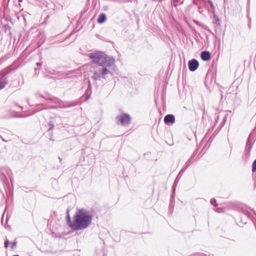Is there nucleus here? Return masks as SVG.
<instances>
[{
    "label": "nucleus",
    "instance_id": "f257e3e1",
    "mask_svg": "<svg viewBox=\"0 0 256 256\" xmlns=\"http://www.w3.org/2000/svg\"><path fill=\"white\" fill-rule=\"evenodd\" d=\"M92 216L90 212L84 208L77 210L74 217L70 228L74 230H80L87 228L92 222Z\"/></svg>",
    "mask_w": 256,
    "mask_h": 256
},
{
    "label": "nucleus",
    "instance_id": "f03ea898",
    "mask_svg": "<svg viewBox=\"0 0 256 256\" xmlns=\"http://www.w3.org/2000/svg\"><path fill=\"white\" fill-rule=\"evenodd\" d=\"M90 57L94 62L100 66L110 67L114 63V59L112 57L108 56L103 52L91 54Z\"/></svg>",
    "mask_w": 256,
    "mask_h": 256
},
{
    "label": "nucleus",
    "instance_id": "7ed1b4c3",
    "mask_svg": "<svg viewBox=\"0 0 256 256\" xmlns=\"http://www.w3.org/2000/svg\"><path fill=\"white\" fill-rule=\"evenodd\" d=\"M116 119L119 121L122 126L128 125L131 121V118L129 114H123L116 116Z\"/></svg>",
    "mask_w": 256,
    "mask_h": 256
},
{
    "label": "nucleus",
    "instance_id": "20e7f679",
    "mask_svg": "<svg viewBox=\"0 0 256 256\" xmlns=\"http://www.w3.org/2000/svg\"><path fill=\"white\" fill-rule=\"evenodd\" d=\"M52 100L54 102L60 104V106L58 107L60 108H67L74 106L78 104V102H72L68 104H64L63 102L58 98H54Z\"/></svg>",
    "mask_w": 256,
    "mask_h": 256
},
{
    "label": "nucleus",
    "instance_id": "39448f33",
    "mask_svg": "<svg viewBox=\"0 0 256 256\" xmlns=\"http://www.w3.org/2000/svg\"><path fill=\"white\" fill-rule=\"evenodd\" d=\"M198 62L196 59H192L188 62V68L191 72L195 71L198 68Z\"/></svg>",
    "mask_w": 256,
    "mask_h": 256
},
{
    "label": "nucleus",
    "instance_id": "423d86ee",
    "mask_svg": "<svg viewBox=\"0 0 256 256\" xmlns=\"http://www.w3.org/2000/svg\"><path fill=\"white\" fill-rule=\"evenodd\" d=\"M8 74V72H4L2 73V76L0 78V90L4 88L7 84L6 76Z\"/></svg>",
    "mask_w": 256,
    "mask_h": 256
},
{
    "label": "nucleus",
    "instance_id": "0eeeda50",
    "mask_svg": "<svg viewBox=\"0 0 256 256\" xmlns=\"http://www.w3.org/2000/svg\"><path fill=\"white\" fill-rule=\"evenodd\" d=\"M164 122L166 124H174L175 122V118L172 114H168L164 118Z\"/></svg>",
    "mask_w": 256,
    "mask_h": 256
},
{
    "label": "nucleus",
    "instance_id": "6e6552de",
    "mask_svg": "<svg viewBox=\"0 0 256 256\" xmlns=\"http://www.w3.org/2000/svg\"><path fill=\"white\" fill-rule=\"evenodd\" d=\"M200 57L204 61H207L210 58V54L208 51H204L201 52Z\"/></svg>",
    "mask_w": 256,
    "mask_h": 256
},
{
    "label": "nucleus",
    "instance_id": "1a4fd4ad",
    "mask_svg": "<svg viewBox=\"0 0 256 256\" xmlns=\"http://www.w3.org/2000/svg\"><path fill=\"white\" fill-rule=\"evenodd\" d=\"M106 20V15L104 14H101L97 20V22L98 24H102Z\"/></svg>",
    "mask_w": 256,
    "mask_h": 256
},
{
    "label": "nucleus",
    "instance_id": "9d476101",
    "mask_svg": "<svg viewBox=\"0 0 256 256\" xmlns=\"http://www.w3.org/2000/svg\"><path fill=\"white\" fill-rule=\"evenodd\" d=\"M100 72L103 78H105V75L110 72L106 68H104L102 70H100Z\"/></svg>",
    "mask_w": 256,
    "mask_h": 256
},
{
    "label": "nucleus",
    "instance_id": "9b49d317",
    "mask_svg": "<svg viewBox=\"0 0 256 256\" xmlns=\"http://www.w3.org/2000/svg\"><path fill=\"white\" fill-rule=\"evenodd\" d=\"M214 16V23L216 24H220V19L218 18L214 14H213Z\"/></svg>",
    "mask_w": 256,
    "mask_h": 256
},
{
    "label": "nucleus",
    "instance_id": "f8f14e48",
    "mask_svg": "<svg viewBox=\"0 0 256 256\" xmlns=\"http://www.w3.org/2000/svg\"><path fill=\"white\" fill-rule=\"evenodd\" d=\"M66 217H67V221H68V224L70 227L71 224L72 223V220H71L70 217V214H69L68 212V214H67Z\"/></svg>",
    "mask_w": 256,
    "mask_h": 256
},
{
    "label": "nucleus",
    "instance_id": "ddd939ff",
    "mask_svg": "<svg viewBox=\"0 0 256 256\" xmlns=\"http://www.w3.org/2000/svg\"><path fill=\"white\" fill-rule=\"evenodd\" d=\"M94 80L99 78H100V74L97 71H95L94 73Z\"/></svg>",
    "mask_w": 256,
    "mask_h": 256
},
{
    "label": "nucleus",
    "instance_id": "4468645a",
    "mask_svg": "<svg viewBox=\"0 0 256 256\" xmlns=\"http://www.w3.org/2000/svg\"><path fill=\"white\" fill-rule=\"evenodd\" d=\"M208 2L211 8H212V10H213V13H214V11H215V7H214L212 2L210 0H208Z\"/></svg>",
    "mask_w": 256,
    "mask_h": 256
},
{
    "label": "nucleus",
    "instance_id": "2eb2a0df",
    "mask_svg": "<svg viewBox=\"0 0 256 256\" xmlns=\"http://www.w3.org/2000/svg\"><path fill=\"white\" fill-rule=\"evenodd\" d=\"M17 241L15 240L13 242L11 243V248L14 249L16 246Z\"/></svg>",
    "mask_w": 256,
    "mask_h": 256
},
{
    "label": "nucleus",
    "instance_id": "dca6fc26",
    "mask_svg": "<svg viewBox=\"0 0 256 256\" xmlns=\"http://www.w3.org/2000/svg\"><path fill=\"white\" fill-rule=\"evenodd\" d=\"M252 170L253 172L256 171V160L252 164Z\"/></svg>",
    "mask_w": 256,
    "mask_h": 256
},
{
    "label": "nucleus",
    "instance_id": "f3484780",
    "mask_svg": "<svg viewBox=\"0 0 256 256\" xmlns=\"http://www.w3.org/2000/svg\"><path fill=\"white\" fill-rule=\"evenodd\" d=\"M174 2L176 4L175 5L181 4L182 2V0H174Z\"/></svg>",
    "mask_w": 256,
    "mask_h": 256
},
{
    "label": "nucleus",
    "instance_id": "a211bd4d",
    "mask_svg": "<svg viewBox=\"0 0 256 256\" xmlns=\"http://www.w3.org/2000/svg\"><path fill=\"white\" fill-rule=\"evenodd\" d=\"M250 136H249L248 137V142H247V144H246V147H248L249 148H251V144L250 143Z\"/></svg>",
    "mask_w": 256,
    "mask_h": 256
},
{
    "label": "nucleus",
    "instance_id": "6ab92c4d",
    "mask_svg": "<svg viewBox=\"0 0 256 256\" xmlns=\"http://www.w3.org/2000/svg\"><path fill=\"white\" fill-rule=\"evenodd\" d=\"M210 203L214 205L215 206H217V204H216V200L214 199H212L210 200Z\"/></svg>",
    "mask_w": 256,
    "mask_h": 256
},
{
    "label": "nucleus",
    "instance_id": "aec40b11",
    "mask_svg": "<svg viewBox=\"0 0 256 256\" xmlns=\"http://www.w3.org/2000/svg\"><path fill=\"white\" fill-rule=\"evenodd\" d=\"M4 247L6 248H8V245H9V241L8 240H6L4 242Z\"/></svg>",
    "mask_w": 256,
    "mask_h": 256
},
{
    "label": "nucleus",
    "instance_id": "412c9836",
    "mask_svg": "<svg viewBox=\"0 0 256 256\" xmlns=\"http://www.w3.org/2000/svg\"><path fill=\"white\" fill-rule=\"evenodd\" d=\"M49 126H50V128H49L50 130H52V129L54 128V124H50Z\"/></svg>",
    "mask_w": 256,
    "mask_h": 256
},
{
    "label": "nucleus",
    "instance_id": "4be33fe9",
    "mask_svg": "<svg viewBox=\"0 0 256 256\" xmlns=\"http://www.w3.org/2000/svg\"><path fill=\"white\" fill-rule=\"evenodd\" d=\"M250 18L249 20V24H248V27L250 28Z\"/></svg>",
    "mask_w": 256,
    "mask_h": 256
},
{
    "label": "nucleus",
    "instance_id": "5701e85b",
    "mask_svg": "<svg viewBox=\"0 0 256 256\" xmlns=\"http://www.w3.org/2000/svg\"><path fill=\"white\" fill-rule=\"evenodd\" d=\"M36 64H37L38 66V65H40V66L41 64H40V63H39V62H38V63Z\"/></svg>",
    "mask_w": 256,
    "mask_h": 256
},
{
    "label": "nucleus",
    "instance_id": "b1692460",
    "mask_svg": "<svg viewBox=\"0 0 256 256\" xmlns=\"http://www.w3.org/2000/svg\"><path fill=\"white\" fill-rule=\"evenodd\" d=\"M58 158H59L61 162L62 161V158L60 157H59Z\"/></svg>",
    "mask_w": 256,
    "mask_h": 256
},
{
    "label": "nucleus",
    "instance_id": "393cba45",
    "mask_svg": "<svg viewBox=\"0 0 256 256\" xmlns=\"http://www.w3.org/2000/svg\"><path fill=\"white\" fill-rule=\"evenodd\" d=\"M1 138H2V141H4V140L2 137H1Z\"/></svg>",
    "mask_w": 256,
    "mask_h": 256
},
{
    "label": "nucleus",
    "instance_id": "a878e982",
    "mask_svg": "<svg viewBox=\"0 0 256 256\" xmlns=\"http://www.w3.org/2000/svg\"><path fill=\"white\" fill-rule=\"evenodd\" d=\"M20 2H22V0H19Z\"/></svg>",
    "mask_w": 256,
    "mask_h": 256
}]
</instances>
